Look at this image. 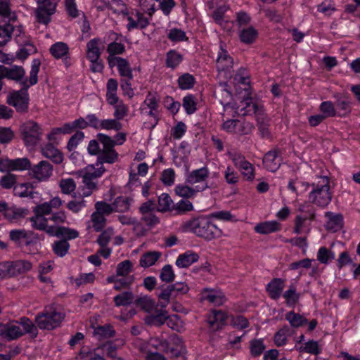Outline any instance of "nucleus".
<instances>
[{
	"instance_id": "obj_1",
	"label": "nucleus",
	"mask_w": 360,
	"mask_h": 360,
	"mask_svg": "<svg viewBox=\"0 0 360 360\" xmlns=\"http://www.w3.org/2000/svg\"><path fill=\"white\" fill-rule=\"evenodd\" d=\"M41 65V60L35 58L32 61L29 78H25L21 82L22 88L18 91L11 92L6 98V103L13 106L16 111L20 113L27 112L29 106L28 89L38 82V73Z\"/></svg>"
},
{
	"instance_id": "obj_2",
	"label": "nucleus",
	"mask_w": 360,
	"mask_h": 360,
	"mask_svg": "<svg viewBox=\"0 0 360 360\" xmlns=\"http://www.w3.org/2000/svg\"><path fill=\"white\" fill-rule=\"evenodd\" d=\"M126 141V134L118 133L115 139L110 136L98 133L96 139L91 140L87 146V151L89 155H96L101 153L105 161L115 163L118 160L119 155L115 150L116 145H122Z\"/></svg>"
},
{
	"instance_id": "obj_3",
	"label": "nucleus",
	"mask_w": 360,
	"mask_h": 360,
	"mask_svg": "<svg viewBox=\"0 0 360 360\" xmlns=\"http://www.w3.org/2000/svg\"><path fill=\"white\" fill-rule=\"evenodd\" d=\"M184 228L186 231L195 234L197 236L206 240H211L219 238L222 231L209 218L200 217L193 219L184 223Z\"/></svg>"
},
{
	"instance_id": "obj_4",
	"label": "nucleus",
	"mask_w": 360,
	"mask_h": 360,
	"mask_svg": "<svg viewBox=\"0 0 360 360\" xmlns=\"http://www.w3.org/2000/svg\"><path fill=\"white\" fill-rule=\"evenodd\" d=\"M311 191L309 193V202L321 207H327L332 200L330 180L327 176H321L319 181L313 183Z\"/></svg>"
},
{
	"instance_id": "obj_5",
	"label": "nucleus",
	"mask_w": 360,
	"mask_h": 360,
	"mask_svg": "<svg viewBox=\"0 0 360 360\" xmlns=\"http://www.w3.org/2000/svg\"><path fill=\"white\" fill-rule=\"evenodd\" d=\"M65 317V314L61 310L49 307L36 316L35 323L41 330H51L59 327Z\"/></svg>"
},
{
	"instance_id": "obj_6",
	"label": "nucleus",
	"mask_w": 360,
	"mask_h": 360,
	"mask_svg": "<svg viewBox=\"0 0 360 360\" xmlns=\"http://www.w3.org/2000/svg\"><path fill=\"white\" fill-rule=\"evenodd\" d=\"M21 138L27 146H34L41 140L42 129L41 127L34 121H27L20 127Z\"/></svg>"
},
{
	"instance_id": "obj_7",
	"label": "nucleus",
	"mask_w": 360,
	"mask_h": 360,
	"mask_svg": "<svg viewBox=\"0 0 360 360\" xmlns=\"http://www.w3.org/2000/svg\"><path fill=\"white\" fill-rule=\"evenodd\" d=\"M188 286L182 282L168 285L166 287L162 286V291L158 295L160 307H165L171 298L175 299L179 295H184L188 292Z\"/></svg>"
},
{
	"instance_id": "obj_8",
	"label": "nucleus",
	"mask_w": 360,
	"mask_h": 360,
	"mask_svg": "<svg viewBox=\"0 0 360 360\" xmlns=\"http://www.w3.org/2000/svg\"><path fill=\"white\" fill-rule=\"evenodd\" d=\"M9 238L20 248L36 244L40 240L38 233L23 229L11 230L9 232Z\"/></svg>"
},
{
	"instance_id": "obj_9",
	"label": "nucleus",
	"mask_w": 360,
	"mask_h": 360,
	"mask_svg": "<svg viewBox=\"0 0 360 360\" xmlns=\"http://www.w3.org/2000/svg\"><path fill=\"white\" fill-rule=\"evenodd\" d=\"M60 0H37V8L35 15L38 22L47 25L51 21V16L55 13Z\"/></svg>"
},
{
	"instance_id": "obj_10",
	"label": "nucleus",
	"mask_w": 360,
	"mask_h": 360,
	"mask_svg": "<svg viewBox=\"0 0 360 360\" xmlns=\"http://www.w3.org/2000/svg\"><path fill=\"white\" fill-rule=\"evenodd\" d=\"M209 170L206 167H201L200 169H194L191 172H188L186 174V184L191 186L195 185V188L197 191L201 192L210 188L207 185V179L209 176Z\"/></svg>"
},
{
	"instance_id": "obj_11",
	"label": "nucleus",
	"mask_w": 360,
	"mask_h": 360,
	"mask_svg": "<svg viewBox=\"0 0 360 360\" xmlns=\"http://www.w3.org/2000/svg\"><path fill=\"white\" fill-rule=\"evenodd\" d=\"M233 59L226 49V44L220 41L219 50L216 60V68L219 72L226 71L231 74Z\"/></svg>"
},
{
	"instance_id": "obj_12",
	"label": "nucleus",
	"mask_w": 360,
	"mask_h": 360,
	"mask_svg": "<svg viewBox=\"0 0 360 360\" xmlns=\"http://www.w3.org/2000/svg\"><path fill=\"white\" fill-rule=\"evenodd\" d=\"M128 24L126 27L129 32L134 29L143 30L149 25V18L138 10L131 11L127 15Z\"/></svg>"
},
{
	"instance_id": "obj_13",
	"label": "nucleus",
	"mask_w": 360,
	"mask_h": 360,
	"mask_svg": "<svg viewBox=\"0 0 360 360\" xmlns=\"http://www.w3.org/2000/svg\"><path fill=\"white\" fill-rule=\"evenodd\" d=\"M107 60L110 68L117 67L121 77H129L133 79L132 69L129 61L121 57L108 56Z\"/></svg>"
},
{
	"instance_id": "obj_14",
	"label": "nucleus",
	"mask_w": 360,
	"mask_h": 360,
	"mask_svg": "<svg viewBox=\"0 0 360 360\" xmlns=\"http://www.w3.org/2000/svg\"><path fill=\"white\" fill-rule=\"evenodd\" d=\"M0 74L3 77V79L6 78L16 82H20V84L22 81L26 78L25 69L22 66L18 65L6 67L0 65Z\"/></svg>"
},
{
	"instance_id": "obj_15",
	"label": "nucleus",
	"mask_w": 360,
	"mask_h": 360,
	"mask_svg": "<svg viewBox=\"0 0 360 360\" xmlns=\"http://www.w3.org/2000/svg\"><path fill=\"white\" fill-rule=\"evenodd\" d=\"M96 155H97L96 162L94 164L89 165L86 167V172L84 174L94 180L101 177L106 171L103 166L104 163L111 164L110 162L105 160V159L103 158L104 155L101 153L96 154Z\"/></svg>"
},
{
	"instance_id": "obj_16",
	"label": "nucleus",
	"mask_w": 360,
	"mask_h": 360,
	"mask_svg": "<svg viewBox=\"0 0 360 360\" xmlns=\"http://www.w3.org/2000/svg\"><path fill=\"white\" fill-rule=\"evenodd\" d=\"M207 317L210 329L212 332L220 330L226 324L227 314L222 310H212Z\"/></svg>"
},
{
	"instance_id": "obj_17",
	"label": "nucleus",
	"mask_w": 360,
	"mask_h": 360,
	"mask_svg": "<svg viewBox=\"0 0 360 360\" xmlns=\"http://www.w3.org/2000/svg\"><path fill=\"white\" fill-rule=\"evenodd\" d=\"M31 170L35 179L40 181H45L52 175L53 166L48 161L42 160L35 165Z\"/></svg>"
},
{
	"instance_id": "obj_18",
	"label": "nucleus",
	"mask_w": 360,
	"mask_h": 360,
	"mask_svg": "<svg viewBox=\"0 0 360 360\" xmlns=\"http://www.w3.org/2000/svg\"><path fill=\"white\" fill-rule=\"evenodd\" d=\"M48 235L50 236H56L62 238L61 240L75 239L79 236V232L77 230L72 229L69 227L55 226L54 228L49 229Z\"/></svg>"
},
{
	"instance_id": "obj_19",
	"label": "nucleus",
	"mask_w": 360,
	"mask_h": 360,
	"mask_svg": "<svg viewBox=\"0 0 360 360\" xmlns=\"http://www.w3.org/2000/svg\"><path fill=\"white\" fill-rule=\"evenodd\" d=\"M325 217L327 219L325 228L328 231L334 233L340 231L343 227L344 220L342 214L327 212L325 213Z\"/></svg>"
},
{
	"instance_id": "obj_20",
	"label": "nucleus",
	"mask_w": 360,
	"mask_h": 360,
	"mask_svg": "<svg viewBox=\"0 0 360 360\" xmlns=\"http://www.w3.org/2000/svg\"><path fill=\"white\" fill-rule=\"evenodd\" d=\"M279 154L280 151L278 148L269 150L265 154L263 158V164L269 171L274 172L279 168L281 165V162L278 159Z\"/></svg>"
},
{
	"instance_id": "obj_21",
	"label": "nucleus",
	"mask_w": 360,
	"mask_h": 360,
	"mask_svg": "<svg viewBox=\"0 0 360 360\" xmlns=\"http://www.w3.org/2000/svg\"><path fill=\"white\" fill-rule=\"evenodd\" d=\"M284 280L281 278H274L266 285V291L273 300H278L284 288Z\"/></svg>"
},
{
	"instance_id": "obj_22",
	"label": "nucleus",
	"mask_w": 360,
	"mask_h": 360,
	"mask_svg": "<svg viewBox=\"0 0 360 360\" xmlns=\"http://www.w3.org/2000/svg\"><path fill=\"white\" fill-rule=\"evenodd\" d=\"M103 41L99 37H96L89 40L86 44V58L87 59H99L101 51L99 48L103 45Z\"/></svg>"
},
{
	"instance_id": "obj_23",
	"label": "nucleus",
	"mask_w": 360,
	"mask_h": 360,
	"mask_svg": "<svg viewBox=\"0 0 360 360\" xmlns=\"http://www.w3.org/2000/svg\"><path fill=\"white\" fill-rule=\"evenodd\" d=\"M167 311L164 309L156 310L155 314L147 316L145 323L150 326H160L168 319Z\"/></svg>"
},
{
	"instance_id": "obj_24",
	"label": "nucleus",
	"mask_w": 360,
	"mask_h": 360,
	"mask_svg": "<svg viewBox=\"0 0 360 360\" xmlns=\"http://www.w3.org/2000/svg\"><path fill=\"white\" fill-rule=\"evenodd\" d=\"M51 54L56 59L64 58L66 65H68V55L69 54V47L64 42H56L53 44L50 49Z\"/></svg>"
},
{
	"instance_id": "obj_25",
	"label": "nucleus",
	"mask_w": 360,
	"mask_h": 360,
	"mask_svg": "<svg viewBox=\"0 0 360 360\" xmlns=\"http://www.w3.org/2000/svg\"><path fill=\"white\" fill-rule=\"evenodd\" d=\"M29 221L34 229L44 231L47 234L49 229L54 228L55 226L49 225V217L36 214L30 217Z\"/></svg>"
},
{
	"instance_id": "obj_26",
	"label": "nucleus",
	"mask_w": 360,
	"mask_h": 360,
	"mask_svg": "<svg viewBox=\"0 0 360 360\" xmlns=\"http://www.w3.org/2000/svg\"><path fill=\"white\" fill-rule=\"evenodd\" d=\"M15 195L20 198L30 197L34 198L38 195V193L33 191V186L31 183H22L16 184L13 188Z\"/></svg>"
},
{
	"instance_id": "obj_27",
	"label": "nucleus",
	"mask_w": 360,
	"mask_h": 360,
	"mask_svg": "<svg viewBox=\"0 0 360 360\" xmlns=\"http://www.w3.org/2000/svg\"><path fill=\"white\" fill-rule=\"evenodd\" d=\"M41 153L44 157L56 164H60L63 160L62 153L52 143H47L41 148Z\"/></svg>"
},
{
	"instance_id": "obj_28",
	"label": "nucleus",
	"mask_w": 360,
	"mask_h": 360,
	"mask_svg": "<svg viewBox=\"0 0 360 360\" xmlns=\"http://www.w3.org/2000/svg\"><path fill=\"white\" fill-rule=\"evenodd\" d=\"M199 259V255L193 252L188 251L179 255L176 260V265L180 268H187Z\"/></svg>"
},
{
	"instance_id": "obj_29",
	"label": "nucleus",
	"mask_w": 360,
	"mask_h": 360,
	"mask_svg": "<svg viewBox=\"0 0 360 360\" xmlns=\"http://www.w3.org/2000/svg\"><path fill=\"white\" fill-rule=\"evenodd\" d=\"M117 87L118 83L115 79L110 78L108 80L106 85V100L110 105H115L118 103L119 98L117 96Z\"/></svg>"
},
{
	"instance_id": "obj_30",
	"label": "nucleus",
	"mask_w": 360,
	"mask_h": 360,
	"mask_svg": "<svg viewBox=\"0 0 360 360\" xmlns=\"http://www.w3.org/2000/svg\"><path fill=\"white\" fill-rule=\"evenodd\" d=\"M335 108L340 116H345L351 112V102L348 97L338 95L335 96Z\"/></svg>"
},
{
	"instance_id": "obj_31",
	"label": "nucleus",
	"mask_w": 360,
	"mask_h": 360,
	"mask_svg": "<svg viewBox=\"0 0 360 360\" xmlns=\"http://www.w3.org/2000/svg\"><path fill=\"white\" fill-rule=\"evenodd\" d=\"M281 229V224L276 221H269L257 224L255 231L260 234H269L278 231Z\"/></svg>"
},
{
	"instance_id": "obj_32",
	"label": "nucleus",
	"mask_w": 360,
	"mask_h": 360,
	"mask_svg": "<svg viewBox=\"0 0 360 360\" xmlns=\"http://www.w3.org/2000/svg\"><path fill=\"white\" fill-rule=\"evenodd\" d=\"M158 98L151 92H148L145 101H143V104L146 105L147 107L150 109L148 115L150 117H153L155 120L153 127H154L158 122V118L156 114V111L158 107Z\"/></svg>"
},
{
	"instance_id": "obj_33",
	"label": "nucleus",
	"mask_w": 360,
	"mask_h": 360,
	"mask_svg": "<svg viewBox=\"0 0 360 360\" xmlns=\"http://www.w3.org/2000/svg\"><path fill=\"white\" fill-rule=\"evenodd\" d=\"M21 48L16 52V58L20 60H25L30 55L37 51L36 46L30 40L23 41Z\"/></svg>"
},
{
	"instance_id": "obj_34",
	"label": "nucleus",
	"mask_w": 360,
	"mask_h": 360,
	"mask_svg": "<svg viewBox=\"0 0 360 360\" xmlns=\"http://www.w3.org/2000/svg\"><path fill=\"white\" fill-rule=\"evenodd\" d=\"M260 108L258 105L252 101V98H246L241 101V108L240 112L241 115H255Z\"/></svg>"
},
{
	"instance_id": "obj_35",
	"label": "nucleus",
	"mask_w": 360,
	"mask_h": 360,
	"mask_svg": "<svg viewBox=\"0 0 360 360\" xmlns=\"http://www.w3.org/2000/svg\"><path fill=\"white\" fill-rule=\"evenodd\" d=\"M202 297L204 300L209 301L215 306H220L223 304L226 300L225 296L222 295V293L208 289H206L204 291Z\"/></svg>"
},
{
	"instance_id": "obj_36",
	"label": "nucleus",
	"mask_w": 360,
	"mask_h": 360,
	"mask_svg": "<svg viewBox=\"0 0 360 360\" xmlns=\"http://www.w3.org/2000/svg\"><path fill=\"white\" fill-rule=\"evenodd\" d=\"M174 191L177 195L186 199L194 198L196 193L199 192L195 187L192 188L190 184L186 183L176 185Z\"/></svg>"
},
{
	"instance_id": "obj_37",
	"label": "nucleus",
	"mask_w": 360,
	"mask_h": 360,
	"mask_svg": "<svg viewBox=\"0 0 360 360\" xmlns=\"http://www.w3.org/2000/svg\"><path fill=\"white\" fill-rule=\"evenodd\" d=\"M226 87L227 84L226 83L221 84L219 88L215 91L216 97L219 98L224 108L230 105V101L232 97L231 91Z\"/></svg>"
},
{
	"instance_id": "obj_38",
	"label": "nucleus",
	"mask_w": 360,
	"mask_h": 360,
	"mask_svg": "<svg viewBox=\"0 0 360 360\" xmlns=\"http://www.w3.org/2000/svg\"><path fill=\"white\" fill-rule=\"evenodd\" d=\"M158 206L157 211L160 212H166L168 211H173V206L174 205L172 199L168 193H162L158 197Z\"/></svg>"
},
{
	"instance_id": "obj_39",
	"label": "nucleus",
	"mask_w": 360,
	"mask_h": 360,
	"mask_svg": "<svg viewBox=\"0 0 360 360\" xmlns=\"http://www.w3.org/2000/svg\"><path fill=\"white\" fill-rule=\"evenodd\" d=\"M28 213L27 209L18 208L16 207H8L6 202V209L4 211V217L10 220L18 219L25 217Z\"/></svg>"
},
{
	"instance_id": "obj_40",
	"label": "nucleus",
	"mask_w": 360,
	"mask_h": 360,
	"mask_svg": "<svg viewBox=\"0 0 360 360\" xmlns=\"http://www.w3.org/2000/svg\"><path fill=\"white\" fill-rule=\"evenodd\" d=\"M132 199L128 197L119 196L112 202L114 212H125L129 210Z\"/></svg>"
},
{
	"instance_id": "obj_41",
	"label": "nucleus",
	"mask_w": 360,
	"mask_h": 360,
	"mask_svg": "<svg viewBox=\"0 0 360 360\" xmlns=\"http://www.w3.org/2000/svg\"><path fill=\"white\" fill-rule=\"evenodd\" d=\"M258 36L257 30L252 27L242 29L239 33L240 40L245 44L253 43Z\"/></svg>"
},
{
	"instance_id": "obj_42",
	"label": "nucleus",
	"mask_w": 360,
	"mask_h": 360,
	"mask_svg": "<svg viewBox=\"0 0 360 360\" xmlns=\"http://www.w3.org/2000/svg\"><path fill=\"white\" fill-rule=\"evenodd\" d=\"M183 56L175 50H170L166 54L165 65L175 69L182 61Z\"/></svg>"
},
{
	"instance_id": "obj_43",
	"label": "nucleus",
	"mask_w": 360,
	"mask_h": 360,
	"mask_svg": "<svg viewBox=\"0 0 360 360\" xmlns=\"http://www.w3.org/2000/svg\"><path fill=\"white\" fill-rule=\"evenodd\" d=\"M285 319L293 328H299L307 323V319L303 316L291 311L285 314Z\"/></svg>"
},
{
	"instance_id": "obj_44",
	"label": "nucleus",
	"mask_w": 360,
	"mask_h": 360,
	"mask_svg": "<svg viewBox=\"0 0 360 360\" xmlns=\"http://www.w3.org/2000/svg\"><path fill=\"white\" fill-rule=\"evenodd\" d=\"M14 27L11 23L0 25V47L5 46L11 39Z\"/></svg>"
},
{
	"instance_id": "obj_45",
	"label": "nucleus",
	"mask_w": 360,
	"mask_h": 360,
	"mask_svg": "<svg viewBox=\"0 0 360 360\" xmlns=\"http://www.w3.org/2000/svg\"><path fill=\"white\" fill-rule=\"evenodd\" d=\"M160 256L161 253L160 252H148L141 256L140 265L143 267H149L155 264Z\"/></svg>"
},
{
	"instance_id": "obj_46",
	"label": "nucleus",
	"mask_w": 360,
	"mask_h": 360,
	"mask_svg": "<svg viewBox=\"0 0 360 360\" xmlns=\"http://www.w3.org/2000/svg\"><path fill=\"white\" fill-rule=\"evenodd\" d=\"M106 8L116 14H122L124 16L129 14L127 5L122 0H112L110 4H106Z\"/></svg>"
},
{
	"instance_id": "obj_47",
	"label": "nucleus",
	"mask_w": 360,
	"mask_h": 360,
	"mask_svg": "<svg viewBox=\"0 0 360 360\" xmlns=\"http://www.w3.org/2000/svg\"><path fill=\"white\" fill-rule=\"evenodd\" d=\"M171 341L174 345V347L169 346V354L172 356L178 357L184 350L183 340L179 336L174 335L171 337Z\"/></svg>"
},
{
	"instance_id": "obj_48",
	"label": "nucleus",
	"mask_w": 360,
	"mask_h": 360,
	"mask_svg": "<svg viewBox=\"0 0 360 360\" xmlns=\"http://www.w3.org/2000/svg\"><path fill=\"white\" fill-rule=\"evenodd\" d=\"M70 247V243L66 240H56L52 245L53 252L58 257H60L68 254Z\"/></svg>"
},
{
	"instance_id": "obj_49",
	"label": "nucleus",
	"mask_w": 360,
	"mask_h": 360,
	"mask_svg": "<svg viewBox=\"0 0 360 360\" xmlns=\"http://www.w3.org/2000/svg\"><path fill=\"white\" fill-rule=\"evenodd\" d=\"M113 300L116 307L129 305L133 302L134 294L126 291L114 297Z\"/></svg>"
},
{
	"instance_id": "obj_50",
	"label": "nucleus",
	"mask_w": 360,
	"mask_h": 360,
	"mask_svg": "<svg viewBox=\"0 0 360 360\" xmlns=\"http://www.w3.org/2000/svg\"><path fill=\"white\" fill-rule=\"evenodd\" d=\"M132 271L133 263L129 259L120 262L116 267L117 276L120 277L130 276Z\"/></svg>"
},
{
	"instance_id": "obj_51",
	"label": "nucleus",
	"mask_w": 360,
	"mask_h": 360,
	"mask_svg": "<svg viewBox=\"0 0 360 360\" xmlns=\"http://www.w3.org/2000/svg\"><path fill=\"white\" fill-rule=\"evenodd\" d=\"M265 348L262 339H253L250 342V352L252 357L259 356Z\"/></svg>"
},
{
	"instance_id": "obj_52",
	"label": "nucleus",
	"mask_w": 360,
	"mask_h": 360,
	"mask_svg": "<svg viewBox=\"0 0 360 360\" xmlns=\"http://www.w3.org/2000/svg\"><path fill=\"white\" fill-rule=\"evenodd\" d=\"M149 347L155 349L157 352L169 354V345L167 340L158 338H152L150 340Z\"/></svg>"
},
{
	"instance_id": "obj_53",
	"label": "nucleus",
	"mask_w": 360,
	"mask_h": 360,
	"mask_svg": "<svg viewBox=\"0 0 360 360\" xmlns=\"http://www.w3.org/2000/svg\"><path fill=\"white\" fill-rule=\"evenodd\" d=\"M82 182L85 187L83 188L82 191L83 196H89L94 191H96L98 188L97 182L85 174L82 176Z\"/></svg>"
},
{
	"instance_id": "obj_54",
	"label": "nucleus",
	"mask_w": 360,
	"mask_h": 360,
	"mask_svg": "<svg viewBox=\"0 0 360 360\" xmlns=\"http://www.w3.org/2000/svg\"><path fill=\"white\" fill-rule=\"evenodd\" d=\"M135 304L146 312L153 311L155 306V301L147 296L137 298L135 300Z\"/></svg>"
},
{
	"instance_id": "obj_55",
	"label": "nucleus",
	"mask_w": 360,
	"mask_h": 360,
	"mask_svg": "<svg viewBox=\"0 0 360 360\" xmlns=\"http://www.w3.org/2000/svg\"><path fill=\"white\" fill-rule=\"evenodd\" d=\"M195 80L194 77L189 74L185 73L180 76L178 79L179 86L181 89H192L195 84Z\"/></svg>"
},
{
	"instance_id": "obj_56",
	"label": "nucleus",
	"mask_w": 360,
	"mask_h": 360,
	"mask_svg": "<svg viewBox=\"0 0 360 360\" xmlns=\"http://www.w3.org/2000/svg\"><path fill=\"white\" fill-rule=\"evenodd\" d=\"M283 297L288 306H295L300 299V295L296 292L295 286L291 285L289 289L284 292Z\"/></svg>"
},
{
	"instance_id": "obj_57",
	"label": "nucleus",
	"mask_w": 360,
	"mask_h": 360,
	"mask_svg": "<svg viewBox=\"0 0 360 360\" xmlns=\"http://www.w3.org/2000/svg\"><path fill=\"white\" fill-rule=\"evenodd\" d=\"M94 334L101 339L110 338L115 335V331L110 325L98 326L94 329Z\"/></svg>"
},
{
	"instance_id": "obj_58",
	"label": "nucleus",
	"mask_w": 360,
	"mask_h": 360,
	"mask_svg": "<svg viewBox=\"0 0 360 360\" xmlns=\"http://www.w3.org/2000/svg\"><path fill=\"white\" fill-rule=\"evenodd\" d=\"M167 38L173 42L188 41L186 32L179 28H172L169 30Z\"/></svg>"
},
{
	"instance_id": "obj_59",
	"label": "nucleus",
	"mask_w": 360,
	"mask_h": 360,
	"mask_svg": "<svg viewBox=\"0 0 360 360\" xmlns=\"http://www.w3.org/2000/svg\"><path fill=\"white\" fill-rule=\"evenodd\" d=\"M192 210H193V204L187 200H181L173 206V211L177 214H183Z\"/></svg>"
},
{
	"instance_id": "obj_60",
	"label": "nucleus",
	"mask_w": 360,
	"mask_h": 360,
	"mask_svg": "<svg viewBox=\"0 0 360 360\" xmlns=\"http://www.w3.org/2000/svg\"><path fill=\"white\" fill-rule=\"evenodd\" d=\"M24 335L21 328L16 325L7 323L6 340L8 341L16 340Z\"/></svg>"
},
{
	"instance_id": "obj_61",
	"label": "nucleus",
	"mask_w": 360,
	"mask_h": 360,
	"mask_svg": "<svg viewBox=\"0 0 360 360\" xmlns=\"http://www.w3.org/2000/svg\"><path fill=\"white\" fill-rule=\"evenodd\" d=\"M122 128V124L115 119L101 120L100 129L115 130L118 131Z\"/></svg>"
},
{
	"instance_id": "obj_62",
	"label": "nucleus",
	"mask_w": 360,
	"mask_h": 360,
	"mask_svg": "<svg viewBox=\"0 0 360 360\" xmlns=\"http://www.w3.org/2000/svg\"><path fill=\"white\" fill-rule=\"evenodd\" d=\"M59 186L64 194H71L76 188V183L72 178L62 179Z\"/></svg>"
},
{
	"instance_id": "obj_63",
	"label": "nucleus",
	"mask_w": 360,
	"mask_h": 360,
	"mask_svg": "<svg viewBox=\"0 0 360 360\" xmlns=\"http://www.w3.org/2000/svg\"><path fill=\"white\" fill-rule=\"evenodd\" d=\"M91 218L94 229L96 232L102 231L106 224V219L105 217L102 216V214H100L98 212H94L91 214Z\"/></svg>"
},
{
	"instance_id": "obj_64",
	"label": "nucleus",
	"mask_w": 360,
	"mask_h": 360,
	"mask_svg": "<svg viewBox=\"0 0 360 360\" xmlns=\"http://www.w3.org/2000/svg\"><path fill=\"white\" fill-rule=\"evenodd\" d=\"M196 101L194 96L190 94L183 98L182 105L188 115L194 113L196 110Z\"/></svg>"
}]
</instances>
